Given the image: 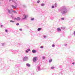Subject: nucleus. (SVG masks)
Listing matches in <instances>:
<instances>
[{
	"instance_id": "40",
	"label": "nucleus",
	"mask_w": 75,
	"mask_h": 75,
	"mask_svg": "<svg viewBox=\"0 0 75 75\" xmlns=\"http://www.w3.org/2000/svg\"><path fill=\"white\" fill-rule=\"evenodd\" d=\"M26 52H27V53L28 52V51H26Z\"/></svg>"
},
{
	"instance_id": "31",
	"label": "nucleus",
	"mask_w": 75,
	"mask_h": 75,
	"mask_svg": "<svg viewBox=\"0 0 75 75\" xmlns=\"http://www.w3.org/2000/svg\"><path fill=\"white\" fill-rule=\"evenodd\" d=\"M61 28L62 29H65V28H63V27H61Z\"/></svg>"
},
{
	"instance_id": "41",
	"label": "nucleus",
	"mask_w": 75,
	"mask_h": 75,
	"mask_svg": "<svg viewBox=\"0 0 75 75\" xmlns=\"http://www.w3.org/2000/svg\"><path fill=\"white\" fill-rule=\"evenodd\" d=\"M40 47H44V46H40Z\"/></svg>"
},
{
	"instance_id": "44",
	"label": "nucleus",
	"mask_w": 75,
	"mask_h": 75,
	"mask_svg": "<svg viewBox=\"0 0 75 75\" xmlns=\"http://www.w3.org/2000/svg\"><path fill=\"white\" fill-rule=\"evenodd\" d=\"M9 1H11V0H9Z\"/></svg>"
},
{
	"instance_id": "33",
	"label": "nucleus",
	"mask_w": 75,
	"mask_h": 75,
	"mask_svg": "<svg viewBox=\"0 0 75 75\" xmlns=\"http://www.w3.org/2000/svg\"><path fill=\"white\" fill-rule=\"evenodd\" d=\"M73 34H74V35L75 36V31L74 32Z\"/></svg>"
},
{
	"instance_id": "38",
	"label": "nucleus",
	"mask_w": 75,
	"mask_h": 75,
	"mask_svg": "<svg viewBox=\"0 0 75 75\" xmlns=\"http://www.w3.org/2000/svg\"><path fill=\"white\" fill-rule=\"evenodd\" d=\"M1 5V2H0V5Z\"/></svg>"
},
{
	"instance_id": "4",
	"label": "nucleus",
	"mask_w": 75,
	"mask_h": 75,
	"mask_svg": "<svg viewBox=\"0 0 75 75\" xmlns=\"http://www.w3.org/2000/svg\"><path fill=\"white\" fill-rule=\"evenodd\" d=\"M37 57H33V62H35L36 61H37Z\"/></svg>"
},
{
	"instance_id": "28",
	"label": "nucleus",
	"mask_w": 75,
	"mask_h": 75,
	"mask_svg": "<svg viewBox=\"0 0 75 75\" xmlns=\"http://www.w3.org/2000/svg\"><path fill=\"white\" fill-rule=\"evenodd\" d=\"M57 4H55L54 6H55V7H57Z\"/></svg>"
},
{
	"instance_id": "45",
	"label": "nucleus",
	"mask_w": 75,
	"mask_h": 75,
	"mask_svg": "<svg viewBox=\"0 0 75 75\" xmlns=\"http://www.w3.org/2000/svg\"><path fill=\"white\" fill-rule=\"evenodd\" d=\"M0 1H3V0H0Z\"/></svg>"
},
{
	"instance_id": "25",
	"label": "nucleus",
	"mask_w": 75,
	"mask_h": 75,
	"mask_svg": "<svg viewBox=\"0 0 75 75\" xmlns=\"http://www.w3.org/2000/svg\"><path fill=\"white\" fill-rule=\"evenodd\" d=\"M20 31H23V29L22 28L19 29Z\"/></svg>"
},
{
	"instance_id": "32",
	"label": "nucleus",
	"mask_w": 75,
	"mask_h": 75,
	"mask_svg": "<svg viewBox=\"0 0 75 75\" xmlns=\"http://www.w3.org/2000/svg\"><path fill=\"white\" fill-rule=\"evenodd\" d=\"M51 20H54V18H51Z\"/></svg>"
},
{
	"instance_id": "29",
	"label": "nucleus",
	"mask_w": 75,
	"mask_h": 75,
	"mask_svg": "<svg viewBox=\"0 0 75 75\" xmlns=\"http://www.w3.org/2000/svg\"><path fill=\"white\" fill-rule=\"evenodd\" d=\"M11 17L12 18H14V17H13V16H12V15H11Z\"/></svg>"
},
{
	"instance_id": "23",
	"label": "nucleus",
	"mask_w": 75,
	"mask_h": 75,
	"mask_svg": "<svg viewBox=\"0 0 75 75\" xmlns=\"http://www.w3.org/2000/svg\"><path fill=\"white\" fill-rule=\"evenodd\" d=\"M5 32H6V33H8V30H7V29L5 30Z\"/></svg>"
},
{
	"instance_id": "20",
	"label": "nucleus",
	"mask_w": 75,
	"mask_h": 75,
	"mask_svg": "<svg viewBox=\"0 0 75 75\" xmlns=\"http://www.w3.org/2000/svg\"><path fill=\"white\" fill-rule=\"evenodd\" d=\"M61 20H64V18H61Z\"/></svg>"
},
{
	"instance_id": "12",
	"label": "nucleus",
	"mask_w": 75,
	"mask_h": 75,
	"mask_svg": "<svg viewBox=\"0 0 75 75\" xmlns=\"http://www.w3.org/2000/svg\"><path fill=\"white\" fill-rule=\"evenodd\" d=\"M32 52L33 53H35L36 52V51L35 50H32Z\"/></svg>"
},
{
	"instance_id": "5",
	"label": "nucleus",
	"mask_w": 75,
	"mask_h": 75,
	"mask_svg": "<svg viewBox=\"0 0 75 75\" xmlns=\"http://www.w3.org/2000/svg\"><path fill=\"white\" fill-rule=\"evenodd\" d=\"M24 18H23V20H25L28 17V15H24Z\"/></svg>"
},
{
	"instance_id": "47",
	"label": "nucleus",
	"mask_w": 75,
	"mask_h": 75,
	"mask_svg": "<svg viewBox=\"0 0 75 75\" xmlns=\"http://www.w3.org/2000/svg\"><path fill=\"white\" fill-rule=\"evenodd\" d=\"M17 0H16V1H17Z\"/></svg>"
},
{
	"instance_id": "36",
	"label": "nucleus",
	"mask_w": 75,
	"mask_h": 75,
	"mask_svg": "<svg viewBox=\"0 0 75 75\" xmlns=\"http://www.w3.org/2000/svg\"><path fill=\"white\" fill-rule=\"evenodd\" d=\"M23 7H26V6L25 5H24L23 6Z\"/></svg>"
},
{
	"instance_id": "17",
	"label": "nucleus",
	"mask_w": 75,
	"mask_h": 75,
	"mask_svg": "<svg viewBox=\"0 0 75 75\" xmlns=\"http://www.w3.org/2000/svg\"><path fill=\"white\" fill-rule=\"evenodd\" d=\"M52 8H55V6L52 5Z\"/></svg>"
},
{
	"instance_id": "26",
	"label": "nucleus",
	"mask_w": 75,
	"mask_h": 75,
	"mask_svg": "<svg viewBox=\"0 0 75 75\" xmlns=\"http://www.w3.org/2000/svg\"><path fill=\"white\" fill-rule=\"evenodd\" d=\"M3 25H1L0 27H1V28H2V27H3Z\"/></svg>"
},
{
	"instance_id": "8",
	"label": "nucleus",
	"mask_w": 75,
	"mask_h": 75,
	"mask_svg": "<svg viewBox=\"0 0 75 75\" xmlns=\"http://www.w3.org/2000/svg\"><path fill=\"white\" fill-rule=\"evenodd\" d=\"M11 7L12 8H14L15 9H16V10H17V8L15 6H14L13 5H11Z\"/></svg>"
},
{
	"instance_id": "7",
	"label": "nucleus",
	"mask_w": 75,
	"mask_h": 75,
	"mask_svg": "<svg viewBox=\"0 0 75 75\" xmlns=\"http://www.w3.org/2000/svg\"><path fill=\"white\" fill-rule=\"evenodd\" d=\"M8 13H9V14H11V13H12L10 9H8Z\"/></svg>"
},
{
	"instance_id": "19",
	"label": "nucleus",
	"mask_w": 75,
	"mask_h": 75,
	"mask_svg": "<svg viewBox=\"0 0 75 75\" xmlns=\"http://www.w3.org/2000/svg\"><path fill=\"white\" fill-rule=\"evenodd\" d=\"M40 1L38 0L37 1V3H40Z\"/></svg>"
},
{
	"instance_id": "16",
	"label": "nucleus",
	"mask_w": 75,
	"mask_h": 75,
	"mask_svg": "<svg viewBox=\"0 0 75 75\" xmlns=\"http://www.w3.org/2000/svg\"><path fill=\"white\" fill-rule=\"evenodd\" d=\"M31 21H33V20H34V18H31Z\"/></svg>"
},
{
	"instance_id": "43",
	"label": "nucleus",
	"mask_w": 75,
	"mask_h": 75,
	"mask_svg": "<svg viewBox=\"0 0 75 75\" xmlns=\"http://www.w3.org/2000/svg\"><path fill=\"white\" fill-rule=\"evenodd\" d=\"M72 64H75V63H72Z\"/></svg>"
},
{
	"instance_id": "27",
	"label": "nucleus",
	"mask_w": 75,
	"mask_h": 75,
	"mask_svg": "<svg viewBox=\"0 0 75 75\" xmlns=\"http://www.w3.org/2000/svg\"><path fill=\"white\" fill-rule=\"evenodd\" d=\"M52 61V59H50V60L49 61V62H51Z\"/></svg>"
},
{
	"instance_id": "15",
	"label": "nucleus",
	"mask_w": 75,
	"mask_h": 75,
	"mask_svg": "<svg viewBox=\"0 0 75 75\" xmlns=\"http://www.w3.org/2000/svg\"><path fill=\"white\" fill-rule=\"evenodd\" d=\"M12 11H13V13H17V12H16V11H14V10H13Z\"/></svg>"
},
{
	"instance_id": "22",
	"label": "nucleus",
	"mask_w": 75,
	"mask_h": 75,
	"mask_svg": "<svg viewBox=\"0 0 75 75\" xmlns=\"http://www.w3.org/2000/svg\"><path fill=\"white\" fill-rule=\"evenodd\" d=\"M43 37L44 38H46V37H47V36L45 35L43 36Z\"/></svg>"
},
{
	"instance_id": "24",
	"label": "nucleus",
	"mask_w": 75,
	"mask_h": 75,
	"mask_svg": "<svg viewBox=\"0 0 75 75\" xmlns=\"http://www.w3.org/2000/svg\"><path fill=\"white\" fill-rule=\"evenodd\" d=\"M52 47H55V45H54V44H53V45H52Z\"/></svg>"
},
{
	"instance_id": "34",
	"label": "nucleus",
	"mask_w": 75,
	"mask_h": 75,
	"mask_svg": "<svg viewBox=\"0 0 75 75\" xmlns=\"http://www.w3.org/2000/svg\"><path fill=\"white\" fill-rule=\"evenodd\" d=\"M67 44H64V46H67Z\"/></svg>"
},
{
	"instance_id": "11",
	"label": "nucleus",
	"mask_w": 75,
	"mask_h": 75,
	"mask_svg": "<svg viewBox=\"0 0 75 75\" xmlns=\"http://www.w3.org/2000/svg\"><path fill=\"white\" fill-rule=\"evenodd\" d=\"M2 45L3 46H4L5 45H6V43H1Z\"/></svg>"
},
{
	"instance_id": "2",
	"label": "nucleus",
	"mask_w": 75,
	"mask_h": 75,
	"mask_svg": "<svg viewBox=\"0 0 75 75\" xmlns=\"http://www.w3.org/2000/svg\"><path fill=\"white\" fill-rule=\"evenodd\" d=\"M15 19L17 21H20V20H21V18H20V17H17V18H15Z\"/></svg>"
},
{
	"instance_id": "14",
	"label": "nucleus",
	"mask_w": 75,
	"mask_h": 75,
	"mask_svg": "<svg viewBox=\"0 0 75 75\" xmlns=\"http://www.w3.org/2000/svg\"><path fill=\"white\" fill-rule=\"evenodd\" d=\"M45 6V4H44V3L42 4H41V6Z\"/></svg>"
},
{
	"instance_id": "35",
	"label": "nucleus",
	"mask_w": 75,
	"mask_h": 75,
	"mask_svg": "<svg viewBox=\"0 0 75 75\" xmlns=\"http://www.w3.org/2000/svg\"><path fill=\"white\" fill-rule=\"evenodd\" d=\"M42 58H43V59H45V58L44 57H42Z\"/></svg>"
},
{
	"instance_id": "30",
	"label": "nucleus",
	"mask_w": 75,
	"mask_h": 75,
	"mask_svg": "<svg viewBox=\"0 0 75 75\" xmlns=\"http://www.w3.org/2000/svg\"><path fill=\"white\" fill-rule=\"evenodd\" d=\"M51 69H54V67H52Z\"/></svg>"
},
{
	"instance_id": "46",
	"label": "nucleus",
	"mask_w": 75,
	"mask_h": 75,
	"mask_svg": "<svg viewBox=\"0 0 75 75\" xmlns=\"http://www.w3.org/2000/svg\"><path fill=\"white\" fill-rule=\"evenodd\" d=\"M41 48H42V47H41Z\"/></svg>"
},
{
	"instance_id": "6",
	"label": "nucleus",
	"mask_w": 75,
	"mask_h": 75,
	"mask_svg": "<svg viewBox=\"0 0 75 75\" xmlns=\"http://www.w3.org/2000/svg\"><path fill=\"white\" fill-rule=\"evenodd\" d=\"M57 30L58 32H60V31H61V28H57Z\"/></svg>"
},
{
	"instance_id": "10",
	"label": "nucleus",
	"mask_w": 75,
	"mask_h": 75,
	"mask_svg": "<svg viewBox=\"0 0 75 75\" xmlns=\"http://www.w3.org/2000/svg\"><path fill=\"white\" fill-rule=\"evenodd\" d=\"M42 30V28H38V31H41V30Z\"/></svg>"
},
{
	"instance_id": "18",
	"label": "nucleus",
	"mask_w": 75,
	"mask_h": 75,
	"mask_svg": "<svg viewBox=\"0 0 75 75\" xmlns=\"http://www.w3.org/2000/svg\"><path fill=\"white\" fill-rule=\"evenodd\" d=\"M10 21L11 22V23H14L15 22L14 21H12V20H11Z\"/></svg>"
},
{
	"instance_id": "37",
	"label": "nucleus",
	"mask_w": 75,
	"mask_h": 75,
	"mask_svg": "<svg viewBox=\"0 0 75 75\" xmlns=\"http://www.w3.org/2000/svg\"><path fill=\"white\" fill-rule=\"evenodd\" d=\"M28 51H30V49H28Z\"/></svg>"
},
{
	"instance_id": "9",
	"label": "nucleus",
	"mask_w": 75,
	"mask_h": 75,
	"mask_svg": "<svg viewBox=\"0 0 75 75\" xmlns=\"http://www.w3.org/2000/svg\"><path fill=\"white\" fill-rule=\"evenodd\" d=\"M14 3L15 4V6L17 8V6H18V4H17V3L16 2L14 1Z\"/></svg>"
},
{
	"instance_id": "39",
	"label": "nucleus",
	"mask_w": 75,
	"mask_h": 75,
	"mask_svg": "<svg viewBox=\"0 0 75 75\" xmlns=\"http://www.w3.org/2000/svg\"><path fill=\"white\" fill-rule=\"evenodd\" d=\"M38 69H40V67H38Z\"/></svg>"
},
{
	"instance_id": "3",
	"label": "nucleus",
	"mask_w": 75,
	"mask_h": 75,
	"mask_svg": "<svg viewBox=\"0 0 75 75\" xmlns=\"http://www.w3.org/2000/svg\"><path fill=\"white\" fill-rule=\"evenodd\" d=\"M23 59L24 61H27V59H28V57H25Z\"/></svg>"
},
{
	"instance_id": "13",
	"label": "nucleus",
	"mask_w": 75,
	"mask_h": 75,
	"mask_svg": "<svg viewBox=\"0 0 75 75\" xmlns=\"http://www.w3.org/2000/svg\"><path fill=\"white\" fill-rule=\"evenodd\" d=\"M26 65L27 66H28V67H30V65L28 63Z\"/></svg>"
},
{
	"instance_id": "1",
	"label": "nucleus",
	"mask_w": 75,
	"mask_h": 75,
	"mask_svg": "<svg viewBox=\"0 0 75 75\" xmlns=\"http://www.w3.org/2000/svg\"><path fill=\"white\" fill-rule=\"evenodd\" d=\"M59 11H61V13L62 15H64L66 13H67L68 12V9L65 6H62L58 9Z\"/></svg>"
},
{
	"instance_id": "21",
	"label": "nucleus",
	"mask_w": 75,
	"mask_h": 75,
	"mask_svg": "<svg viewBox=\"0 0 75 75\" xmlns=\"http://www.w3.org/2000/svg\"><path fill=\"white\" fill-rule=\"evenodd\" d=\"M16 25H20V24L19 23H18L16 24Z\"/></svg>"
},
{
	"instance_id": "42",
	"label": "nucleus",
	"mask_w": 75,
	"mask_h": 75,
	"mask_svg": "<svg viewBox=\"0 0 75 75\" xmlns=\"http://www.w3.org/2000/svg\"><path fill=\"white\" fill-rule=\"evenodd\" d=\"M10 10H12V11H13V9H11Z\"/></svg>"
}]
</instances>
